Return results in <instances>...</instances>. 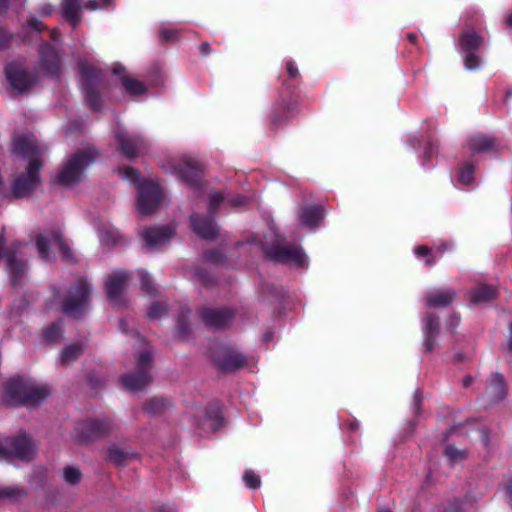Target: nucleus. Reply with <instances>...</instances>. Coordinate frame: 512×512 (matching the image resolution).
<instances>
[{
	"instance_id": "1",
	"label": "nucleus",
	"mask_w": 512,
	"mask_h": 512,
	"mask_svg": "<svg viewBox=\"0 0 512 512\" xmlns=\"http://www.w3.org/2000/svg\"><path fill=\"white\" fill-rule=\"evenodd\" d=\"M43 150L33 135H20L13 138V153L28 160L26 172L18 175L12 183L11 193L15 198L30 195L39 184L38 171L42 164L38 156Z\"/></svg>"
},
{
	"instance_id": "2",
	"label": "nucleus",
	"mask_w": 512,
	"mask_h": 512,
	"mask_svg": "<svg viewBox=\"0 0 512 512\" xmlns=\"http://www.w3.org/2000/svg\"><path fill=\"white\" fill-rule=\"evenodd\" d=\"M50 394L46 385L38 384L30 379L13 378L5 387L3 402L9 406L25 405L36 407Z\"/></svg>"
},
{
	"instance_id": "3",
	"label": "nucleus",
	"mask_w": 512,
	"mask_h": 512,
	"mask_svg": "<svg viewBox=\"0 0 512 512\" xmlns=\"http://www.w3.org/2000/svg\"><path fill=\"white\" fill-rule=\"evenodd\" d=\"M119 175L135 185L138 184L137 212L141 216L150 215L162 199V191L159 185L152 180L139 183V173L132 167L121 168Z\"/></svg>"
},
{
	"instance_id": "4",
	"label": "nucleus",
	"mask_w": 512,
	"mask_h": 512,
	"mask_svg": "<svg viewBox=\"0 0 512 512\" xmlns=\"http://www.w3.org/2000/svg\"><path fill=\"white\" fill-rule=\"evenodd\" d=\"M98 153L93 147H87L68 158L58 174V180L65 186L79 183L86 169L97 159Z\"/></svg>"
},
{
	"instance_id": "5",
	"label": "nucleus",
	"mask_w": 512,
	"mask_h": 512,
	"mask_svg": "<svg viewBox=\"0 0 512 512\" xmlns=\"http://www.w3.org/2000/svg\"><path fill=\"white\" fill-rule=\"evenodd\" d=\"M36 446L25 434L0 440V459H19L29 461L35 455Z\"/></svg>"
},
{
	"instance_id": "6",
	"label": "nucleus",
	"mask_w": 512,
	"mask_h": 512,
	"mask_svg": "<svg viewBox=\"0 0 512 512\" xmlns=\"http://www.w3.org/2000/svg\"><path fill=\"white\" fill-rule=\"evenodd\" d=\"M152 351L144 349L137 356V372L122 377L125 387L131 391H138L150 384L152 378L148 372L152 363Z\"/></svg>"
},
{
	"instance_id": "7",
	"label": "nucleus",
	"mask_w": 512,
	"mask_h": 512,
	"mask_svg": "<svg viewBox=\"0 0 512 512\" xmlns=\"http://www.w3.org/2000/svg\"><path fill=\"white\" fill-rule=\"evenodd\" d=\"M90 293L91 286L89 282L84 278L80 279L76 285L71 288L68 296L63 301V312L72 317H79L88 304Z\"/></svg>"
},
{
	"instance_id": "8",
	"label": "nucleus",
	"mask_w": 512,
	"mask_h": 512,
	"mask_svg": "<svg viewBox=\"0 0 512 512\" xmlns=\"http://www.w3.org/2000/svg\"><path fill=\"white\" fill-rule=\"evenodd\" d=\"M80 70L83 77L85 98L94 110H99L101 108V99L97 94V88L100 87V71L85 62L80 63Z\"/></svg>"
},
{
	"instance_id": "9",
	"label": "nucleus",
	"mask_w": 512,
	"mask_h": 512,
	"mask_svg": "<svg viewBox=\"0 0 512 512\" xmlns=\"http://www.w3.org/2000/svg\"><path fill=\"white\" fill-rule=\"evenodd\" d=\"M36 246L43 259L49 260L51 258L50 249H57L64 260L74 261L73 253L59 231L53 232L49 236L39 235L36 241Z\"/></svg>"
},
{
	"instance_id": "10",
	"label": "nucleus",
	"mask_w": 512,
	"mask_h": 512,
	"mask_svg": "<svg viewBox=\"0 0 512 512\" xmlns=\"http://www.w3.org/2000/svg\"><path fill=\"white\" fill-rule=\"evenodd\" d=\"M482 37L474 30L469 29L460 36V45L465 51L464 64L469 70L477 69L480 66V59L474 52L481 46Z\"/></svg>"
},
{
	"instance_id": "11",
	"label": "nucleus",
	"mask_w": 512,
	"mask_h": 512,
	"mask_svg": "<svg viewBox=\"0 0 512 512\" xmlns=\"http://www.w3.org/2000/svg\"><path fill=\"white\" fill-rule=\"evenodd\" d=\"M265 253L268 257L277 261L296 264L300 267L306 266V255L295 246L275 245L266 249Z\"/></svg>"
},
{
	"instance_id": "12",
	"label": "nucleus",
	"mask_w": 512,
	"mask_h": 512,
	"mask_svg": "<svg viewBox=\"0 0 512 512\" xmlns=\"http://www.w3.org/2000/svg\"><path fill=\"white\" fill-rule=\"evenodd\" d=\"M25 246L15 243L6 253L7 272L13 283H18L26 272V263L23 260Z\"/></svg>"
},
{
	"instance_id": "13",
	"label": "nucleus",
	"mask_w": 512,
	"mask_h": 512,
	"mask_svg": "<svg viewBox=\"0 0 512 512\" xmlns=\"http://www.w3.org/2000/svg\"><path fill=\"white\" fill-rule=\"evenodd\" d=\"M215 363L223 370H234L243 367L246 364V358L240 352L217 346L212 354Z\"/></svg>"
},
{
	"instance_id": "14",
	"label": "nucleus",
	"mask_w": 512,
	"mask_h": 512,
	"mask_svg": "<svg viewBox=\"0 0 512 512\" xmlns=\"http://www.w3.org/2000/svg\"><path fill=\"white\" fill-rule=\"evenodd\" d=\"M174 234L175 227L170 224L148 227L142 231V237L146 245L153 249L162 247L169 243Z\"/></svg>"
},
{
	"instance_id": "15",
	"label": "nucleus",
	"mask_w": 512,
	"mask_h": 512,
	"mask_svg": "<svg viewBox=\"0 0 512 512\" xmlns=\"http://www.w3.org/2000/svg\"><path fill=\"white\" fill-rule=\"evenodd\" d=\"M130 276L129 273L123 270L114 271L105 281V289L108 298L118 303L121 301L124 291L128 286Z\"/></svg>"
},
{
	"instance_id": "16",
	"label": "nucleus",
	"mask_w": 512,
	"mask_h": 512,
	"mask_svg": "<svg viewBox=\"0 0 512 512\" xmlns=\"http://www.w3.org/2000/svg\"><path fill=\"white\" fill-rule=\"evenodd\" d=\"M116 138L121 153L128 158L136 157L146 149V142L141 136L130 135L125 131L119 130L116 133Z\"/></svg>"
},
{
	"instance_id": "17",
	"label": "nucleus",
	"mask_w": 512,
	"mask_h": 512,
	"mask_svg": "<svg viewBox=\"0 0 512 512\" xmlns=\"http://www.w3.org/2000/svg\"><path fill=\"white\" fill-rule=\"evenodd\" d=\"M5 72L10 86L18 93L27 90L33 83V77L19 65L9 64L6 66Z\"/></svg>"
},
{
	"instance_id": "18",
	"label": "nucleus",
	"mask_w": 512,
	"mask_h": 512,
	"mask_svg": "<svg viewBox=\"0 0 512 512\" xmlns=\"http://www.w3.org/2000/svg\"><path fill=\"white\" fill-rule=\"evenodd\" d=\"M204 169L202 163L192 157H185L181 160L175 171L187 182L197 185L200 175Z\"/></svg>"
},
{
	"instance_id": "19",
	"label": "nucleus",
	"mask_w": 512,
	"mask_h": 512,
	"mask_svg": "<svg viewBox=\"0 0 512 512\" xmlns=\"http://www.w3.org/2000/svg\"><path fill=\"white\" fill-rule=\"evenodd\" d=\"M114 424L108 419L90 420L83 425L82 437L84 440H93L111 433Z\"/></svg>"
},
{
	"instance_id": "20",
	"label": "nucleus",
	"mask_w": 512,
	"mask_h": 512,
	"mask_svg": "<svg viewBox=\"0 0 512 512\" xmlns=\"http://www.w3.org/2000/svg\"><path fill=\"white\" fill-rule=\"evenodd\" d=\"M234 313L227 308L211 309L206 308L202 311L203 321L212 328H223L228 325Z\"/></svg>"
},
{
	"instance_id": "21",
	"label": "nucleus",
	"mask_w": 512,
	"mask_h": 512,
	"mask_svg": "<svg viewBox=\"0 0 512 512\" xmlns=\"http://www.w3.org/2000/svg\"><path fill=\"white\" fill-rule=\"evenodd\" d=\"M507 387L504 377L499 373H493L488 379L485 395L490 403H498L507 396Z\"/></svg>"
},
{
	"instance_id": "22",
	"label": "nucleus",
	"mask_w": 512,
	"mask_h": 512,
	"mask_svg": "<svg viewBox=\"0 0 512 512\" xmlns=\"http://www.w3.org/2000/svg\"><path fill=\"white\" fill-rule=\"evenodd\" d=\"M40 65L44 71L54 77L60 71V57L58 53L49 44L42 46L40 51Z\"/></svg>"
},
{
	"instance_id": "23",
	"label": "nucleus",
	"mask_w": 512,
	"mask_h": 512,
	"mask_svg": "<svg viewBox=\"0 0 512 512\" xmlns=\"http://www.w3.org/2000/svg\"><path fill=\"white\" fill-rule=\"evenodd\" d=\"M194 231L202 238L213 240L218 235V230L213 220L199 215L191 216Z\"/></svg>"
},
{
	"instance_id": "24",
	"label": "nucleus",
	"mask_w": 512,
	"mask_h": 512,
	"mask_svg": "<svg viewBox=\"0 0 512 512\" xmlns=\"http://www.w3.org/2000/svg\"><path fill=\"white\" fill-rule=\"evenodd\" d=\"M222 423L219 408L216 405H211L203 411V419L197 422L196 425L204 431H217Z\"/></svg>"
},
{
	"instance_id": "25",
	"label": "nucleus",
	"mask_w": 512,
	"mask_h": 512,
	"mask_svg": "<svg viewBox=\"0 0 512 512\" xmlns=\"http://www.w3.org/2000/svg\"><path fill=\"white\" fill-rule=\"evenodd\" d=\"M439 317L431 312L426 313L424 325V348L426 352H431L435 347L436 334L439 330Z\"/></svg>"
},
{
	"instance_id": "26",
	"label": "nucleus",
	"mask_w": 512,
	"mask_h": 512,
	"mask_svg": "<svg viewBox=\"0 0 512 512\" xmlns=\"http://www.w3.org/2000/svg\"><path fill=\"white\" fill-rule=\"evenodd\" d=\"M455 297L456 292L453 289L434 290L427 294L426 305L429 307L444 308L449 306Z\"/></svg>"
},
{
	"instance_id": "27",
	"label": "nucleus",
	"mask_w": 512,
	"mask_h": 512,
	"mask_svg": "<svg viewBox=\"0 0 512 512\" xmlns=\"http://www.w3.org/2000/svg\"><path fill=\"white\" fill-rule=\"evenodd\" d=\"M107 454V459L117 466H125L130 461L137 459V453L130 449L122 448L117 444L109 445Z\"/></svg>"
},
{
	"instance_id": "28",
	"label": "nucleus",
	"mask_w": 512,
	"mask_h": 512,
	"mask_svg": "<svg viewBox=\"0 0 512 512\" xmlns=\"http://www.w3.org/2000/svg\"><path fill=\"white\" fill-rule=\"evenodd\" d=\"M324 218V211L320 206H307L298 213L299 222L310 229L317 227Z\"/></svg>"
},
{
	"instance_id": "29",
	"label": "nucleus",
	"mask_w": 512,
	"mask_h": 512,
	"mask_svg": "<svg viewBox=\"0 0 512 512\" xmlns=\"http://www.w3.org/2000/svg\"><path fill=\"white\" fill-rule=\"evenodd\" d=\"M81 6L78 0H63L62 2V15L71 23L75 28L81 21L80 17Z\"/></svg>"
},
{
	"instance_id": "30",
	"label": "nucleus",
	"mask_w": 512,
	"mask_h": 512,
	"mask_svg": "<svg viewBox=\"0 0 512 512\" xmlns=\"http://www.w3.org/2000/svg\"><path fill=\"white\" fill-rule=\"evenodd\" d=\"M470 150L474 153L488 152L495 147V140L486 135H474L468 141Z\"/></svg>"
},
{
	"instance_id": "31",
	"label": "nucleus",
	"mask_w": 512,
	"mask_h": 512,
	"mask_svg": "<svg viewBox=\"0 0 512 512\" xmlns=\"http://www.w3.org/2000/svg\"><path fill=\"white\" fill-rule=\"evenodd\" d=\"M224 201L227 204H229L233 207H236V206L244 205L247 202V198L244 196H236V197H232V198H226V197H224L223 194H221L219 192H214L210 195L209 211L210 212L216 211L217 208L219 207V205Z\"/></svg>"
},
{
	"instance_id": "32",
	"label": "nucleus",
	"mask_w": 512,
	"mask_h": 512,
	"mask_svg": "<svg viewBox=\"0 0 512 512\" xmlns=\"http://www.w3.org/2000/svg\"><path fill=\"white\" fill-rule=\"evenodd\" d=\"M496 291L492 286L480 285L469 292V300L474 304L486 303L492 300Z\"/></svg>"
},
{
	"instance_id": "33",
	"label": "nucleus",
	"mask_w": 512,
	"mask_h": 512,
	"mask_svg": "<svg viewBox=\"0 0 512 512\" xmlns=\"http://www.w3.org/2000/svg\"><path fill=\"white\" fill-rule=\"evenodd\" d=\"M84 346L81 343L66 345L60 352V362L62 365H69L76 361L83 353Z\"/></svg>"
},
{
	"instance_id": "34",
	"label": "nucleus",
	"mask_w": 512,
	"mask_h": 512,
	"mask_svg": "<svg viewBox=\"0 0 512 512\" xmlns=\"http://www.w3.org/2000/svg\"><path fill=\"white\" fill-rule=\"evenodd\" d=\"M170 406V402L163 398H152L144 405V411L149 415H158Z\"/></svg>"
},
{
	"instance_id": "35",
	"label": "nucleus",
	"mask_w": 512,
	"mask_h": 512,
	"mask_svg": "<svg viewBox=\"0 0 512 512\" xmlns=\"http://www.w3.org/2000/svg\"><path fill=\"white\" fill-rule=\"evenodd\" d=\"M122 83L131 95H142L147 91L146 85L137 79L123 77Z\"/></svg>"
},
{
	"instance_id": "36",
	"label": "nucleus",
	"mask_w": 512,
	"mask_h": 512,
	"mask_svg": "<svg viewBox=\"0 0 512 512\" xmlns=\"http://www.w3.org/2000/svg\"><path fill=\"white\" fill-rule=\"evenodd\" d=\"M63 328L60 322L52 323L43 331V338L47 342H56L62 338Z\"/></svg>"
},
{
	"instance_id": "37",
	"label": "nucleus",
	"mask_w": 512,
	"mask_h": 512,
	"mask_svg": "<svg viewBox=\"0 0 512 512\" xmlns=\"http://www.w3.org/2000/svg\"><path fill=\"white\" fill-rule=\"evenodd\" d=\"M99 239L103 245L113 246L120 239V234L115 229L102 228L99 231Z\"/></svg>"
},
{
	"instance_id": "38",
	"label": "nucleus",
	"mask_w": 512,
	"mask_h": 512,
	"mask_svg": "<svg viewBox=\"0 0 512 512\" xmlns=\"http://www.w3.org/2000/svg\"><path fill=\"white\" fill-rule=\"evenodd\" d=\"M62 476L67 484L76 485L81 479V472L77 467L67 466L63 469Z\"/></svg>"
},
{
	"instance_id": "39",
	"label": "nucleus",
	"mask_w": 512,
	"mask_h": 512,
	"mask_svg": "<svg viewBox=\"0 0 512 512\" xmlns=\"http://www.w3.org/2000/svg\"><path fill=\"white\" fill-rule=\"evenodd\" d=\"M445 456L452 464H454L465 460L467 457V451L458 449L455 446H447L445 449Z\"/></svg>"
},
{
	"instance_id": "40",
	"label": "nucleus",
	"mask_w": 512,
	"mask_h": 512,
	"mask_svg": "<svg viewBox=\"0 0 512 512\" xmlns=\"http://www.w3.org/2000/svg\"><path fill=\"white\" fill-rule=\"evenodd\" d=\"M138 275L140 278L142 289L145 292L152 294L155 291V288L153 286L152 278L150 277V275L146 271H143V270L138 271Z\"/></svg>"
},
{
	"instance_id": "41",
	"label": "nucleus",
	"mask_w": 512,
	"mask_h": 512,
	"mask_svg": "<svg viewBox=\"0 0 512 512\" xmlns=\"http://www.w3.org/2000/svg\"><path fill=\"white\" fill-rule=\"evenodd\" d=\"M473 171L472 165L465 164L459 171V181L464 184H470L474 179Z\"/></svg>"
},
{
	"instance_id": "42",
	"label": "nucleus",
	"mask_w": 512,
	"mask_h": 512,
	"mask_svg": "<svg viewBox=\"0 0 512 512\" xmlns=\"http://www.w3.org/2000/svg\"><path fill=\"white\" fill-rule=\"evenodd\" d=\"M167 311V306L164 303H153L148 310V317L151 319L160 318Z\"/></svg>"
},
{
	"instance_id": "43",
	"label": "nucleus",
	"mask_w": 512,
	"mask_h": 512,
	"mask_svg": "<svg viewBox=\"0 0 512 512\" xmlns=\"http://www.w3.org/2000/svg\"><path fill=\"white\" fill-rule=\"evenodd\" d=\"M190 314L189 309H184L181 311L178 318V329L181 335H186L189 332V325L187 323L188 316Z\"/></svg>"
},
{
	"instance_id": "44",
	"label": "nucleus",
	"mask_w": 512,
	"mask_h": 512,
	"mask_svg": "<svg viewBox=\"0 0 512 512\" xmlns=\"http://www.w3.org/2000/svg\"><path fill=\"white\" fill-rule=\"evenodd\" d=\"M243 479L246 485L250 488H258L261 484L260 477L250 470L245 471Z\"/></svg>"
},
{
	"instance_id": "45",
	"label": "nucleus",
	"mask_w": 512,
	"mask_h": 512,
	"mask_svg": "<svg viewBox=\"0 0 512 512\" xmlns=\"http://www.w3.org/2000/svg\"><path fill=\"white\" fill-rule=\"evenodd\" d=\"M24 494H25L24 491L19 490V489H4L1 492V495L5 496V497H20Z\"/></svg>"
},
{
	"instance_id": "46",
	"label": "nucleus",
	"mask_w": 512,
	"mask_h": 512,
	"mask_svg": "<svg viewBox=\"0 0 512 512\" xmlns=\"http://www.w3.org/2000/svg\"><path fill=\"white\" fill-rule=\"evenodd\" d=\"M28 26L36 31H41L43 24L36 18L32 17L28 20Z\"/></svg>"
},
{
	"instance_id": "47",
	"label": "nucleus",
	"mask_w": 512,
	"mask_h": 512,
	"mask_svg": "<svg viewBox=\"0 0 512 512\" xmlns=\"http://www.w3.org/2000/svg\"><path fill=\"white\" fill-rule=\"evenodd\" d=\"M287 72L291 78H296L299 74L297 67L293 62H288L286 65Z\"/></svg>"
},
{
	"instance_id": "48",
	"label": "nucleus",
	"mask_w": 512,
	"mask_h": 512,
	"mask_svg": "<svg viewBox=\"0 0 512 512\" xmlns=\"http://www.w3.org/2000/svg\"><path fill=\"white\" fill-rule=\"evenodd\" d=\"M9 36L7 32L0 28V49H4L8 43Z\"/></svg>"
},
{
	"instance_id": "49",
	"label": "nucleus",
	"mask_w": 512,
	"mask_h": 512,
	"mask_svg": "<svg viewBox=\"0 0 512 512\" xmlns=\"http://www.w3.org/2000/svg\"><path fill=\"white\" fill-rule=\"evenodd\" d=\"M54 10V7L51 4H43L40 7V12L43 15H50Z\"/></svg>"
},
{
	"instance_id": "50",
	"label": "nucleus",
	"mask_w": 512,
	"mask_h": 512,
	"mask_svg": "<svg viewBox=\"0 0 512 512\" xmlns=\"http://www.w3.org/2000/svg\"><path fill=\"white\" fill-rule=\"evenodd\" d=\"M85 7L89 10H96L102 8L101 4H99L96 0L86 2Z\"/></svg>"
},
{
	"instance_id": "51",
	"label": "nucleus",
	"mask_w": 512,
	"mask_h": 512,
	"mask_svg": "<svg viewBox=\"0 0 512 512\" xmlns=\"http://www.w3.org/2000/svg\"><path fill=\"white\" fill-rule=\"evenodd\" d=\"M461 505L459 502H455L451 504L448 508H446L443 512H461Z\"/></svg>"
},
{
	"instance_id": "52",
	"label": "nucleus",
	"mask_w": 512,
	"mask_h": 512,
	"mask_svg": "<svg viewBox=\"0 0 512 512\" xmlns=\"http://www.w3.org/2000/svg\"><path fill=\"white\" fill-rule=\"evenodd\" d=\"M199 49H200V52H201L204 56L208 55V54L211 52L210 45H209L207 42L202 43V44L200 45Z\"/></svg>"
},
{
	"instance_id": "53",
	"label": "nucleus",
	"mask_w": 512,
	"mask_h": 512,
	"mask_svg": "<svg viewBox=\"0 0 512 512\" xmlns=\"http://www.w3.org/2000/svg\"><path fill=\"white\" fill-rule=\"evenodd\" d=\"M415 253L418 256L427 255L429 253V249L426 246H418L415 249Z\"/></svg>"
},
{
	"instance_id": "54",
	"label": "nucleus",
	"mask_w": 512,
	"mask_h": 512,
	"mask_svg": "<svg viewBox=\"0 0 512 512\" xmlns=\"http://www.w3.org/2000/svg\"><path fill=\"white\" fill-rule=\"evenodd\" d=\"M161 38L164 39V40H170L173 36V32L170 31V30H162L161 33Z\"/></svg>"
},
{
	"instance_id": "55",
	"label": "nucleus",
	"mask_w": 512,
	"mask_h": 512,
	"mask_svg": "<svg viewBox=\"0 0 512 512\" xmlns=\"http://www.w3.org/2000/svg\"><path fill=\"white\" fill-rule=\"evenodd\" d=\"M7 9V0H0V13Z\"/></svg>"
},
{
	"instance_id": "56",
	"label": "nucleus",
	"mask_w": 512,
	"mask_h": 512,
	"mask_svg": "<svg viewBox=\"0 0 512 512\" xmlns=\"http://www.w3.org/2000/svg\"><path fill=\"white\" fill-rule=\"evenodd\" d=\"M509 331H510V338H509L508 347H509V350L512 351V322L509 325Z\"/></svg>"
},
{
	"instance_id": "57",
	"label": "nucleus",
	"mask_w": 512,
	"mask_h": 512,
	"mask_svg": "<svg viewBox=\"0 0 512 512\" xmlns=\"http://www.w3.org/2000/svg\"><path fill=\"white\" fill-rule=\"evenodd\" d=\"M58 34H59V32L56 29H53L51 31V38L53 41H58Z\"/></svg>"
},
{
	"instance_id": "58",
	"label": "nucleus",
	"mask_w": 512,
	"mask_h": 512,
	"mask_svg": "<svg viewBox=\"0 0 512 512\" xmlns=\"http://www.w3.org/2000/svg\"><path fill=\"white\" fill-rule=\"evenodd\" d=\"M507 493H508L509 497L512 499V479L508 483Z\"/></svg>"
},
{
	"instance_id": "59",
	"label": "nucleus",
	"mask_w": 512,
	"mask_h": 512,
	"mask_svg": "<svg viewBox=\"0 0 512 512\" xmlns=\"http://www.w3.org/2000/svg\"><path fill=\"white\" fill-rule=\"evenodd\" d=\"M420 401H421V399L418 396V394H415V396H414V403H415L416 409H419Z\"/></svg>"
},
{
	"instance_id": "60",
	"label": "nucleus",
	"mask_w": 512,
	"mask_h": 512,
	"mask_svg": "<svg viewBox=\"0 0 512 512\" xmlns=\"http://www.w3.org/2000/svg\"><path fill=\"white\" fill-rule=\"evenodd\" d=\"M459 323V318L456 316L451 317V326H456Z\"/></svg>"
},
{
	"instance_id": "61",
	"label": "nucleus",
	"mask_w": 512,
	"mask_h": 512,
	"mask_svg": "<svg viewBox=\"0 0 512 512\" xmlns=\"http://www.w3.org/2000/svg\"><path fill=\"white\" fill-rule=\"evenodd\" d=\"M472 382V378L471 377H466L463 381V385L464 387H468Z\"/></svg>"
},
{
	"instance_id": "62",
	"label": "nucleus",
	"mask_w": 512,
	"mask_h": 512,
	"mask_svg": "<svg viewBox=\"0 0 512 512\" xmlns=\"http://www.w3.org/2000/svg\"><path fill=\"white\" fill-rule=\"evenodd\" d=\"M119 324H120V328H121L123 331H126V330H127V329H126V325H127V321H126V320L122 319V320L120 321V323H119Z\"/></svg>"
},
{
	"instance_id": "63",
	"label": "nucleus",
	"mask_w": 512,
	"mask_h": 512,
	"mask_svg": "<svg viewBox=\"0 0 512 512\" xmlns=\"http://www.w3.org/2000/svg\"><path fill=\"white\" fill-rule=\"evenodd\" d=\"M122 71H124V68H123V67H120V66H119V67H115V68L113 69V73H114V74H120Z\"/></svg>"
},
{
	"instance_id": "64",
	"label": "nucleus",
	"mask_w": 512,
	"mask_h": 512,
	"mask_svg": "<svg viewBox=\"0 0 512 512\" xmlns=\"http://www.w3.org/2000/svg\"><path fill=\"white\" fill-rule=\"evenodd\" d=\"M507 24L512 25V13L507 18Z\"/></svg>"
}]
</instances>
